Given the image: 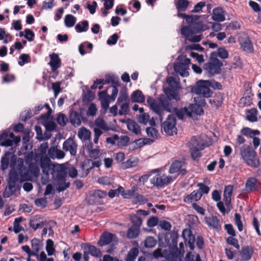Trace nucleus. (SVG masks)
Here are the masks:
<instances>
[{
  "label": "nucleus",
  "instance_id": "nucleus-1",
  "mask_svg": "<svg viewBox=\"0 0 261 261\" xmlns=\"http://www.w3.org/2000/svg\"><path fill=\"white\" fill-rule=\"evenodd\" d=\"M163 91L165 94H161L157 101L151 96H148L147 99V102L150 109L159 116L161 121L163 119L164 110L168 112H174L177 117L180 120L184 119L185 115L190 117H192V113L188 108L185 107L179 109L173 105V100H175L176 101L180 100V96L176 92L169 87L164 88Z\"/></svg>",
  "mask_w": 261,
  "mask_h": 261
},
{
  "label": "nucleus",
  "instance_id": "nucleus-2",
  "mask_svg": "<svg viewBox=\"0 0 261 261\" xmlns=\"http://www.w3.org/2000/svg\"><path fill=\"white\" fill-rule=\"evenodd\" d=\"M240 154L246 164L253 168H257L260 162L256 151L252 147L244 145L240 148Z\"/></svg>",
  "mask_w": 261,
  "mask_h": 261
},
{
  "label": "nucleus",
  "instance_id": "nucleus-3",
  "mask_svg": "<svg viewBox=\"0 0 261 261\" xmlns=\"http://www.w3.org/2000/svg\"><path fill=\"white\" fill-rule=\"evenodd\" d=\"M223 66V63L220 60L215 59L210 56L209 62L204 64L203 69L205 75L208 77H211L215 74L220 73Z\"/></svg>",
  "mask_w": 261,
  "mask_h": 261
},
{
  "label": "nucleus",
  "instance_id": "nucleus-4",
  "mask_svg": "<svg viewBox=\"0 0 261 261\" xmlns=\"http://www.w3.org/2000/svg\"><path fill=\"white\" fill-rule=\"evenodd\" d=\"M208 80H200L196 83L195 86L191 88V92L195 94L202 95L203 97H211L213 92L210 89Z\"/></svg>",
  "mask_w": 261,
  "mask_h": 261
},
{
  "label": "nucleus",
  "instance_id": "nucleus-5",
  "mask_svg": "<svg viewBox=\"0 0 261 261\" xmlns=\"http://www.w3.org/2000/svg\"><path fill=\"white\" fill-rule=\"evenodd\" d=\"M178 62L174 64V70L182 77L189 75L188 70L191 63V60L187 58L186 56L181 55L177 58Z\"/></svg>",
  "mask_w": 261,
  "mask_h": 261
},
{
  "label": "nucleus",
  "instance_id": "nucleus-6",
  "mask_svg": "<svg viewBox=\"0 0 261 261\" xmlns=\"http://www.w3.org/2000/svg\"><path fill=\"white\" fill-rule=\"evenodd\" d=\"M118 90L116 87H112V94H108V90H105L100 91L98 94V99L100 102L101 107L106 111L109 107V99L114 101L118 94Z\"/></svg>",
  "mask_w": 261,
  "mask_h": 261
},
{
  "label": "nucleus",
  "instance_id": "nucleus-7",
  "mask_svg": "<svg viewBox=\"0 0 261 261\" xmlns=\"http://www.w3.org/2000/svg\"><path fill=\"white\" fill-rule=\"evenodd\" d=\"M173 181L171 176H167L165 174L158 173L153 176L150 180V182L158 188H164L165 186Z\"/></svg>",
  "mask_w": 261,
  "mask_h": 261
},
{
  "label": "nucleus",
  "instance_id": "nucleus-8",
  "mask_svg": "<svg viewBox=\"0 0 261 261\" xmlns=\"http://www.w3.org/2000/svg\"><path fill=\"white\" fill-rule=\"evenodd\" d=\"M176 124L175 116L172 114H170L166 121L162 124V127L167 135L171 136L176 131Z\"/></svg>",
  "mask_w": 261,
  "mask_h": 261
},
{
  "label": "nucleus",
  "instance_id": "nucleus-9",
  "mask_svg": "<svg viewBox=\"0 0 261 261\" xmlns=\"http://www.w3.org/2000/svg\"><path fill=\"white\" fill-rule=\"evenodd\" d=\"M40 165L44 174L48 176L49 173L53 174L56 165L52 164L50 159L47 157H41L40 159Z\"/></svg>",
  "mask_w": 261,
  "mask_h": 261
},
{
  "label": "nucleus",
  "instance_id": "nucleus-10",
  "mask_svg": "<svg viewBox=\"0 0 261 261\" xmlns=\"http://www.w3.org/2000/svg\"><path fill=\"white\" fill-rule=\"evenodd\" d=\"M245 188L248 193L258 191L261 189V183L255 177H249L246 180Z\"/></svg>",
  "mask_w": 261,
  "mask_h": 261
},
{
  "label": "nucleus",
  "instance_id": "nucleus-11",
  "mask_svg": "<svg viewBox=\"0 0 261 261\" xmlns=\"http://www.w3.org/2000/svg\"><path fill=\"white\" fill-rule=\"evenodd\" d=\"M239 42L244 51L249 53L253 52V46L248 35L244 34L240 36L239 38Z\"/></svg>",
  "mask_w": 261,
  "mask_h": 261
},
{
  "label": "nucleus",
  "instance_id": "nucleus-12",
  "mask_svg": "<svg viewBox=\"0 0 261 261\" xmlns=\"http://www.w3.org/2000/svg\"><path fill=\"white\" fill-rule=\"evenodd\" d=\"M63 149L66 151H69L71 155L75 156L77 152V144L73 139L69 138L64 142Z\"/></svg>",
  "mask_w": 261,
  "mask_h": 261
},
{
  "label": "nucleus",
  "instance_id": "nucleus-13",
  "mask_svg": "<svg viewBox=\"0 0 261 261\" xmlns=\"http://www.w3.org/2000/svg\"><path fill=\"white\" fill-rule=\"evenodd\" d=\"M254 253V248L250 245L243 246L241 250L239 251V254L241 259L244 261L249 260Z\"/></svg>",
  "mask_w": 261,
  "mask_h": 261
},
{
  "label": "nucleus",
  "instance_id": "nucleus-14",
  "mask_svg": "<svg viewBox=\"0 0 261 261\" xmlns=\"http://www.w3.org/2000/svg\"><path fill=\"white\" fill-rule=\"evenodd\" d=\"M186 145L190 149L200 148V149H204L205 147L208 146L202 142L199 137L197 136H193Z\"/></svg>",
  "mask_w": 261,
  "mask_h": 261
},
{
  "label": "nucleus",
  "instance_id": "nucleus-15",
  "mask_svg": "<svg viewBox=\"0 0 261 261\" xmlns=\"http://www.w3.org/2000/svg\"><path fill=\"white\" fill-rule=\"evenodd\" d=\"M57 177L59 180L58 187L57 190L59 192H63L69 187L70 184L69 182H66L65 181L66 178L64 173L62 172H59L57 174Z\"/></svg>",
  "mask_w": 261,
  "mask_h": 261
},
{
  "label": "nucleus",
  "instance_id": "nucleus-16",
  "mask_svg": "<svg viewBox=\"0 0 261 261\" xmlns=\"http://www.w3.org/2000/svg\"><path fill=\"white\" fill-rule=\"evenodd\" d=\"M82 248L85 250L88 253L95 257H100L101 256L100 250L97 248L95 246L89 244H83Z\"/></svg>",
  "mask_w": 261,
  "mask_h": 261
},
{
  "label": "nucleus",
  "instance_id": "nucleus-17",
  "mask_svg": "<svg viewBox=\"0 0 261 261\" xmlns=\"http://www.w3.org/2000/svg\"><path fill=\"white\" fill-rule=\"evenodd\" d=\"M50 60L48 64L51 67L53 72H55L61 66V60L58 54L53 53L49 55Z\"/></svg>",
  "mask_w": 261,
  "mask_h": 261
},
{
  "label": "nucleus",
  "instance_id": "nucleus-18",
  "mask_svg": "<svg viewBox=\"0 0 261 261\" xmlns=\"http://www.w3.org/2000/svg\"><path fill=\"white\" fill-rule=\"evenodd\" d=\"M205 222L209 227L217 231H219L221 229L220 220L216 216H213L210 217H205Z\"/></svg>",
  "mask_w": 261,
  "mask_h": 261
},
{
  "label": "nucleus",
  "instance_id": "nucleus-19",
  "mask_svg": "<svg viewBox=\"0 0 261 261\" xmlns=\"http://www.w3.org/2000/svg\"><path fill=\"white\" fill-rule=\"evenodd\" d=\"M48 155L53 159L56 158L61 159L65 156V153L63 151L58 149L57 147H51L48 150Z\"/></svg>",
  "mask_w": 261,
  "mask_h": 261
},
{
  "label": "nucleus",
  "instance_id": "nucleus-20",
  "mask_svg": "<svg viewBox=\"0 0 261 261\" xmlns=\"http://www.w3.org/2000/svg\"><path fill=\"white\" fill-rule=\"evenodd\" d=\"M115 236L110 232H104L100 237L97 244L100 246L109 244L113 240Z\"/></svg>",
  "mask_w": 261,
  "mask_h": 261
},
{
  "label": "nucleus",
  "instance_id": "nucleus-21",
  "mask_svg": "<svg viewBox=\"0 0 261 261\" xmlns=\"http://www.w3.org/2000/svg\"><path fill=\"white\" fill-rule=\"evenodd\" d=\"M233 186L227 185L225 187L224 190V201L226 206H229L231 203V197L232 194Z\"/></svg>",
  "mask_w": 261,
  "mask_h": 261
},
{
  "label": "nucleus",
  "instance_id": "nucleus-22",
  "mask_svg": "<svg viewBox=\"0 0 261 261\" xmlns=\"http://www.w3.org/2000/svg\"><path fill=\"white\" fill-rule=\"evenodd\" d=\"M225 12L222 8H217L213 10L212 18L217 22L223 21L225 20Z\"/></svg>",
  "mask_w": 261,
  "mask_h": 261
},
{
  "label": "nucleus",
  "instance_id": "nucleus-23",
  "mask_svg": "<svg viewBox=\"0 0 261 261\" xmlns=\"http://www.w3.org/2000/svg\"><path fill=\"white\" fill-rule=\"evenodd\" d=\"M202 197V194L200 193L199 190H194L191 194L187 195L184 201L186 203H191L193 201H198Z\"/></svg>",
  "mask_w": 261,
  "mask_h": 261
},
{
  "label": "nucleus",
  "instance_id": "nucleus-24",
  "mask_svg": "<svg viewBox=\"0 0 261 261\" xmlns=\"http://www.w3.org/2000/svg\"><path fill=\"white\" fill-rule=\"evenodd\" d=\"M19 175L20 176L19 181L21 183L32 180L33 176L26 167H21L19 169Z\"/></svg>",
  "mask_w": 261,
  "mask_h": 261
},
{
  "label": "nucleus",
  "instance_id": "nucleus-25",
  "mask_svg": "<svg viewBox=\"0 0 261 261\" xmlns=\"http://www.w3.org/2000/svg\"><path fill=\"white\" fill-rule=\"evenodd\" d=\"M245 113L246 114L245 117L246 120L251 122H255L258 121V110L256 108L247 109L245 111Z\"/></svg>",
  "mask_w": 261,
  "mask_h": 261
},
{
  "label": "nucleus",
  "instance_id": "nucleus-26",
  "mask_svg": "<svg viewBox=\"0 0 261 261\" xmlns=\"http://www.w3.org/2000/svg\"><path fill=\"white\" fill-rule=\"evenodd\" d=\"M127 129L133 133L138 135L141 133L140 126L133 120L128 119L126 121Z\"/></svg>",
  "mask_w": 261,
  "mask_h": 261
},
{
  "label": "nucleus",
  "instance_id": "nucleus-27",
  "mask_svg": "<svg viewBox=\"0 0 261 261\" xmlns=\"http://www.w3.org/2000/svg\"><path fill=\"white\" fill-rule=\"evenodd\" d=\"M91 132L85 127H82L78 132V137L83 142H90Z\"/></svg>",
  "mask_w": 261,
  "mask_h": 261
},
{
  "label": "nucleus",
  "instance_id": "nucleus-28",
  "mask_svg": "<svg viewBox=\"0 0 261 261\" xmlns=\"http://www.w3.org/2000/svg\"><path fill=\"white\" fill-rule=\"evenodd\" d=\"M210 56L215 59H218L217 57H219L222 59H226L228 58L229 55L228 51L224 47H219L217 51L211 53Z\"/></svg>",
  "mask_w": 261,
  "mask_h": 261
},
{
  "label": "nucleus",
  "instance_id": "nucleus-29",
  "mask_svg": "<svg viewBox=\"0 0 261 261\" xmlns=\"http://www.w3.org/2000/svg\"><path fill=\"white\" fill-rule=\"evenodd\" d=\"M132 102L142 103L145 101V96L141 91L137 90L133 92L131 95Z\"/></svg>",
  "mask_w": 261,
  "mask_h": 261
},
{
  "label": "nucleus",
  "instance_id": "nucleus-30",
  "mask_svg": "<svg viewBox=\"0 0 261 261\" xmlns=\"http://www.w3.org/2000/svg\"><path fill=\"white\" fill-rule=\"evenodd\" d=\"M223 101V96L220 94L215 95L209 100V102L212 106L215 107L217 109L221 106Z\"/></svg>",
  "mask_w": 261,
  "mask_h": 261
},
{
  "label": "nucleus",
  "instance_id": "nucleus-31",
  "mask_svg": "<svg viewBox=\"0 0 261 261\" xmlns=\"http://www.w3.org/2000/svg\"><path fill=\"white\" fill-rule=\"evenodd\" d=\"M17 189V187L16 185L8 182V186L6 187L4 191L3 196L5 198L10 197L15 193Z\"/></svg>",
  "mask_w": 261,
  "mask_h": 261
},
{
  "label": "nucleus",
  "instance_id": "nucleus-32",
  "mask_svg": "<svg viewBox=\"0 0 261 261\" xmlns=\"http://www.w3.org/2000/svg\"><path fill=\"white\" fill-rule=\"evenodd\" d=\"M0 145L3 146H12L13 145V140L8 138V132H4L0 136Z\"/></svg>",
  "mask_w": 261,
  "mask_h": 261
},
{
  "label": "nucleus",
  "instance_id": "nucleus-33",
  "mask_svg": "<svg viewBox=\"0 0 261 261\" xmlns=\"http://www.w3.org/2000/svg\"><path fill=\"white\" fill-rule=\"evenodd\" d=\"M70 123L74 126H79L81 124V115L77 112H71L69 116Z\"/></svg>",
  "mask_w": 261,
  "mask_h": 261
},
{
  "label": "nucleus",
  "instance_id": "nucleus-34",
  "mask_svg": "<svg viewBox=\"0 0 261 261\" xmlns=\"http://www.w3.org/2000/svg\"><path fill=\"white\" fill-rule=\"evenodd\" d=\"M140 228L135 226H130L127 230L126 237L129 239H135L138 237L140 233Z\"/></svg>",
  "mask_w": 261,
  "mask_h": 261
},
{
  "label": "nucleus",
  "instance_id": "nucleus-35",
  "mask_svg": "<svg viewBox=\"0 0 261 261\" xmlns=\"http://www.w3.org/2000/svg\"><path fill=\"white\" fill-rule=\"evenodd\" d=\"M125 102H129L126 88H124L120 91L119 96L117 101V104Z\"/></svg>",
  "mask_w": 261,
  "mask_h": 261
},
{
  "label": "nucleus",
  "instance_id": "nucleus-36",
  "mask_svg": "<svg viewBox=\"0 0 261 261\" xmlns=\"http://www.w3.org/2000/svg\"><path fill=\"white\" fill-rule=\"evenodd\" d=\"M184 163L182 161H175L172 163L169 169V173L171 174L175 173L179 171Z\"/></svg>",
  "mask_w": 261,
  "mask_h": 261
},
{
  "label": "nucleus",
  "instance_id": "nucleus-37",
  "mask_svg": "<svg viewBox=\"0 0 261 261\" xmlns=\"http://www.w3.org/2000/svg\"><path fill=\"white\" fill-rule=\"evenodd\" d=\"M89 27V22L87 20H83L78 23L75 27V30L77 33L86 32Z\"/></svg>",
  "mask_w": 261,
  "mask_h": 261
},
{
  "label": "nucleus",
  "instance_id": "nucleus-38",
  "mask_svg": "<svg viewBox=\"0 0 261 261\" xmlns=\"http://www.w3.org/2000/svg\"><path fill=\"white\" fill-rule=\"evenodd\" d=\"M105 83L107 84L112 83L113 85L112 88L115 86L117 88V87L119 86V79L114 75H106Z\"/></svg>",
  "mask_w": 261,
  "mask_h": 261
},
{
  "label": "nucleus",
  "instance_id": "nucleus-39",
  "mask_svg": "<svg viewBox=\"0 0 261 261\" xmlns=\"http://www.w3.org/2000/svg\"><path fill=\"white\" fill-rule=\"evenodd\" d=\"M38 219L39 218L38 216H35L31 218L30 220V226L34 230H36L39 227H42L44 224L43 222H38Z\"/></svg>",
  "mask_w": 261,
  "mask_h": 261
},
{
  "label": "nucleus",
  "instance_id": "nucleus-40",
  "mask_svg": "<svg viewBox=\"0 0 261 261\" xmlns=\"http://www.w3.org/2000/svg\"><path fill=\"white\" fill-rule=\"evenodd\" d=\"M189 109L190 110V112H191L192 114L193 113L197 115H201L204 113L202 107L197 103L190 105L189 106Z\"/></svg>",
  "mask_w": 261,
  "mask_h": 261
},
{
  "label": "nucleus",
  "instance_id": "nucleus-41",
  "mask_svg": "<svg viewBox=\"0 0 261 261\" xmlns=\"http://www.w3.org/2000/svg\"><path fill=\"white\" fill-rule=\"evenodd\" d=\"M252 104V98L249 95L243 96L241 98L239 102L240 107H249Z\"/></svg>",
  "mask_w": 261,
  "mask_h": 261
},
{
  "label": "nucleus",
  "instance_id": "nucleus-42",
  "mask_svg": "<svg viewBox=\"0 0 261 261\" xmlns=\"http://www.w3.org/2000/svg\"><path fill=\"white\" fill-rule=\"evenodd\" d=\"M76 18L71 14H67L65 16L64 22L68 28L72 27L75 23Z\"/></svg>",
  "mask_w": 261,
  "mask_h": 261
},
{
  "label": "nucleus",
  "instance_id": "nucleus-43",
  "mask_svg": "<svg viewBox=\"0 0 261 261\" xmlns=\"http://www.w3.org/2000/svg\"><path fill=\"white\" fill-rule=\"evenodd\" d=\"M29 172L31 175L35 177H38L40 173V169L37 165L35 163H32L29 165Z\"/></svg>",
  "mask_w": 261,
  "mask_h": 261
},
{
  "label": "nucleus",
  "instance_id": "nucleus-44",
  "mask_svg": "<svg viewBox=\"0 0 261 261\" xmlns=\"http://www.w3.org/2000/svg\"><path fill=\"white\" fill-rule=\"evenodd\" d=\"M139 253L138 249L135 247L132 248L128 252L127 257L126 259V261H135V259L137 257Z\"/></svg>",
  "mask_w": 261,
  "mask_h": 261
},
{
  "label": "nucleus",
  "instance_id": "nucleus-45",
  "mask_svg": "<svg viewBox=\"0 0 261 261\" xmlns=\"http://www.w3.org/2000/svg\"><path fill=\"white\" fill-rule=\"evenodd\" d=\"M130 220L133 223L132 226H135L140 228L142 223V220L141 217L135 214L130 215Z\"/></svg>",
  "mask_w": 261,
  "mask_h": 261
},
{
  "label": "nucleus",
  "instance_id": "nucleus-46",
  "mask_svg": "<svg viewBox=\"0 0 261 261\" xmlns=\"http://www.w3.org/2000/svg\"><path fill=\"white\" fill-rule=\"evenodd\" d=\"M156 240L153 237H147L144 241V246L146 248H152L156 244Z\"/></svg>",
  "mask_w": 261,
  "mask_h": 261
},
{
  "label": "nucleus",
  "instance_id": "nucleus-47",
  "mask_svg": "<svg viewBox=\"0 0 261 261\" xmlns=\"http://www.w3.org/2000/svg\"><path fill=\"white\" fill-rule=\"evenodd\" d=\"M189 4V2L187 0H178L176 4V9L178 11H185Z\"/></svg>",
  "mask_w": 261,
  "mask_h": 261
},
{
  "label": "nucleus",
  "instance_id": "nucleus-48",
  "mask_svg": "<svg viewBox=\"0 0 261 261\" xmlns=\"http://www.w3.org/2000/svg\"><path fill=\"white\" fill-rule=\"evenodd\" d=\"M167 83L171 88V89L175 91L179 88V84L177 81L172 76L168 77L166 80Z\"/></svg>",
  "mask_w": 261,
  "mask_h": 261
},
{
  "label": "nucleus",
  "instance_id": "nucleus-49",
  "mask_svg": "<svg viewBox=\"0 0 261 261\" xmlns=\"http://www.w3.org/2000/svg\"><path fill=\"white\" fill-rule=\"evenodd\" d=\"M129 138L127 136L119 137L117 141V145L118 147L122 148L125 146L129 141Z\"/></svg>",
  "mask_w": 261,
  "mask_h": 261
},
{
  "label": "nucleus",
  "instance_id": "nucleus-50",
  "mask_svg": "<svg viewBox=\"0 0 261 261\" xmlns=\"http://www.w3.org/2000/svg\"><path fill=\"white\" fill-rule=\"evenodd\" d=\"M54 246V243L53 241L50 239H48L46 241V250L49 256L53 255L55 252Z\"/></svg>",
  "mask_w": 261,
  "mask_h": 261
},
{
  "label": "nucleus",
  "instance_id": "nucleus-51",
  "mask_svg": "<svg viewBox=\"0 0 261 261\" xmlns=\"http://www.w3.org/2000/svg\"><path fill=\"white\" fill-rule=\"evenodd\" d=\"M129 102H125L123 103L118 104L120 106V110L118 112V114L120 116H122L124 115H126L129 112Z\"/></svg>",
  "mask_w": 261,
  "mask_h": 261
},
{
  "label": "nucleus",
  "instance_id": "nucleus-52",
  "mask_svg": "<svg viewBox=\"0 0 261 261\" xmlns=\"http://www.w3.org/2000/svg\"><path fill=\"white\" fill-rule=\"evenodd\" d=\"M226 242L228 245L233 246L237 249H240V247L239 244V241L236 238H233V237H228L226 239Z\"/></svg>",
  "mask_w": 261,
  "mask_h": 261
},
{
  "label": "nucleus",
  "instance_id": "nucleus-53",
  "mask_svg": "<svg viewBox=\"0 0 261 261\" xmlns=\"http://www.w3.org/2000/svg\"><path fill=\"white\" fill-rule=\"evenodd\" d=\"M200 148H191L190 151L191 154V157L193 160L196 161L198 160L201 156V153Z\"/></svg>",
  "mask_w": 261,
  "mask_h": 261
},
{
  "label": "nucleus",
  "instance_id": "nucleus-54",
  "mask_svg": "<svg viewBox=\"0 0 261 261\" xmlns=\"http://www.w3.org/2000/svg\"><path fill=\"white\" fill-rule=\"evenodd\" d=\"M67 121V117L63 113H60L57 118V122L59 125L62 126H64L66 125Z\"/></svg>",
  "mask_w": 261,
  "mask_h": 261
},
{
  "label": "nucleus",
  "instance_id": "nucleus-55",
  "mask_svg": "<svg viewBox=\"0 0 261 261\" xmlns=\"http://www.w3.org/2000/svg\"><path fill=\"white\" fill-rule=\"evenodd\" d=\"M31 246L34 251L39 252L42 244L39 239L34 238L31 241Z\"/></svg>",
  "mask_w": 261,
  "mask_h": 261
},
{
  "label": "nucleus",
  "instance_id": "nucleus-56",
  "mask_svg": "<svg viewBox=\"0 0 261 261\" xmlns=\"http://www.w3.org/2000/svg\"><path fill=\"white\" fill-rule=\"evenodd\" d=\"M235 224L238 227L239 231H242L243 229V225L241 221V215L238 213L234 214Z\"/></svg>",
  "mask_w": 261,
  "mask_h": 261
},
{
  "label": "nucleus",
  "instance_id": "nucleus-57",
  "mask_svg": "<svg viewBox=\"0 0 261 261\" xmlns=\"http://www.w3.org/2000/svg\"><path fill=\"white\" fill-rule=\"evenodd\" d=\"M92 144L91 143H90V145L88 146V149L89 150V154L91 158L96 159L99 153V150L96 148L92 149Z\"/></svg>",
  "mask_w": 261,
  "mask_h": 261
},
{
  "label": "nucleus",
  "instance_id": "nucleus-58",
  "mask_svg": "<svg viewBox=\"0 0 261 261\" xmlns=\"http://www.w3.org/2000/svg\"><path fill=\"white\" fill-rule=\"evenodd\" d=\"M190 27L192 29L193 34L199 33L202 31L201 25L197 22H192L190 24Z\"/></svg>",
  "mask_w": 261,
  "mask_h": 261
},
{
  "label": "nucleus",
  "instance_id": "nucleus-59",
  "mask_svg": "<svg viewBox=\"0 0 261 261\" xmlns=\"http://www.w3.org/2000/svg\"><path fill=\"white\" fill-rule=\"evenodd\" d=\"M35 204L38 207L44 208L47 206V201L46 198H40L35 200Z\"/></svg>",
  "mask_w": 261,
  "mask_h": 261
},
{
  "label": "nucleus",
  "instance_id": "nucleus-60",
  "mask_svg": "<svg viewBox=\"0 0 261 261\" xmlns=\"http://www.w3.org/2000/svg\"><path fill=\"white\" fill-rule=\"evenodd\" d=\"M9 159L8 157L6 156H4L2 158L1 160V166H0V169L4 171L6 169H7L9 167Z\"/></svg>",
  "mask_w": 261,
  "mask_h": 261
},
{
  "label": "nucleus",
  "instance_id": "nucleus-61",
  "mask_svg": "<svg viewBox=\"0 0 261 261\" xmlns=\"http://www.w3.org/2000/svg\"><path fill=\"white\" fill-rule=\"evenodd\" d=\"M181 33L188 39L190 36L193 34L190 25H189L188 27H182L181 29Z\"/></svg>",
  "mask_w": 261,
  "mask_h": 261
},
{
  "label": "nucleus",
  "instance_id": "nucleus-62",
  "mask_svg": "<svg viewBox=\"0 0 261 261\" xmlns=\"http://www.w3.org/2000/svg\"><path fill=\"white\" fill-rule=\"evenodd\" d=\"M19 59L20 61H18V64L22 66L24 65L25 63L30 62V56L28 54H22L19 56Z\"/></svg>",
  "mask_w": 261,
  "mask_h": 261
},
{
  "label": "nucleus",
  "instance_id": "nucleus-63",
  "mask_svg": "<svg viewBox=\"0 0 261 261\" xmlns=\"http://www.w3.org/2000/svg\"><path fill=\"white\" fill-rule=\"evenodd\" d=\"M197 186L199 187V189L198 190H199L202 196L203 194H207L208 193L210 188L207 186L204 185L203 183L200 182L197 184Z\"/></svg>",
  "mask_w": 261,
  "mask_h": 261
},
{
  "label": "nucleus",
  "instance_id": "nucleus-64",
  "mask_svg": "<svg viewBox=\"0 0 261 261\" xmlns=\"http://www.w3.org/2000/svg\"><path fill=\"white\" fill-rule=\"evenodd\" d=\"M97 109L94 103H91L88 107L87 114L89 116H94L96 115Z\"/></svg>",
  "mask_w": 261,
  "mask_h": 261
}]
</instances>
